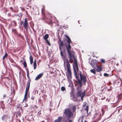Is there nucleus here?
I'll list each match as a JSON object with an SVG mask.
<instances>
[{"instance_id": "obj_1", "label": "nucleus", "mask_w": 122, "mask_h": 122, "mask_svg": "<svg viewBox=\"0 0 122 122\" xmlns=\"http://www.w3.org/2000/svg\"><path fill=\"white\" fill-rule=\"evenodd\" d=\"M66 39L68 43V45L66 46L67 51L68 52L70 62L72 63L73 61V68L74 75L76 78L78 80V83L81 85L82 81L84 83V85H85L86 81V76L84 75H81L80 72L78 67L76 59L74 56V52L70 50L71 46L70 44L71 41L69 37L67 35H65Z\"/></svg>"}, {"instance_id": "obj_2", "label": "nucleus", "mask_w": 122, "mask_h": 122, "mask_svg": "<svg viewBox=\"0 0 122 122\" xmlns=\"http://www.w3.org/2000/svg\"><path fill=\"white\" fill-rule=\"evenodd\" d=\"M64 114L65 115L69 120L68 122H72V120L70 118H72L73 116V113L69 109H65L64 112Z\"/></svg>"}, {"instance_id": "obj_3", "label": "nucleus", "mask_w": 122, "mask_h": 122, "mask_svg": "<svg viewBox=\"0 0 122 122\" xmlns=\"http://www.w3.org/2000/svg\"><path fill=\"white\" fill-rule=\"evenodd\" d=\"M64 66L65 67H66L67 68V77H70L71 76V72L70 68V64L68 60L66 59L65 60H64Z\"/></svg>"}, {"instance_id": "obj_4", "label": "nucleus", "mask_w": 122, "mask_h": 122, "mask_svg": "<svg viewBox=\"0 0 122 122\" xmlns=\"http://www.w3.org/2000/svg\"><path fill=\"white\" fill-rule=\"evenodd\" d=\"M77 90H78V91L77 92L76 95L78 97H81L83 94H84V95H85V93L84 92H81V88L80 87H77L76 89Z\"/></svg>"}, {"instance_id": "obj_5", "label": "nucleus", "mask_w": 122, "mask_h": 122, "mask_svg": "<svg viewBox=\"0 0 122 122\" xmlns=\"http://www.w3.org/2000/svg\"><path fill=\"white\" fill-rule=\"evenodd\" d=\"M94 118H96L97 121L101 119V114L100 113H96L94 115Z\"/></svg>"}, {"instance_id": "obj_6", "label": "nucleus", "mask_w": 122, "mask_h": 122, "mask_svg": "<svg viewBox=\"0 0 122 122\" xmlns=\"http://www.w3.org/2000/svg\"><path fill=\"white\" fill-rule=\"evenodd\" d=\"M97 61L96 60H92L91 63H90V64L93 67L94 65H97Z\"/></svg>"}, {"instance_id": "obj_7", "label": "nucleus", "mask_w": 122, "mask_h": 122, "mask_svg": "<svg viewBox=\"0 0 122 122\" xmlns=\"http://www.w3.org/2000/svg\"><path fill=\"white\" fill-rule=\"evenodd\" d=\"M23 26L24 27L29 26V25L28 24V22L27 18H25L24 20V22L23 24Z\"/></svg>"}, {"instance_id": "obj_8", "label": "nucleus", "mask_w": 122, "mask_h": 122, "mask_svg": "<svg viewBox=\"0 0 122 122\" xmlns=\"http://www.w3.org/2000/svg\"><path fill=\"white\" fill-rule=\"evenodd\" d=\"M30 81H30V80H28L26 86V90L29 91L30 87Z\"/></svg>"}, {"instance_id": "obj_9", "label": "nucleus", "mask_w": 122, "mask_h": 122, "mask_svg": "<svg viewBox=\"0 0 122 122\" xmlns=\"http://www.w3.org/2000/svg\"><path fill=\"white\" fill-rule=\"evenodd\" d=\"M16 16V18L17 20H20L21 17L22 15L20 13H19L15 15Z\"/></svg>"}, {"instance_id": "obj_10", "label": "nucleus", "mask_w": 122, "mask_h": 122, "mask_svg": "<svg viewBox=\"0 0 122 122\" xmlns=\"http://www.w3.org/2000/svg\"><path fill=\"white\" fill-rule=\"evenodd\" d=\"M97 69H96V71L98 72H100L102 70V68L100 66L96 65V66Z\"/></svg>"}, {"instance_id": "obj_11", "label": "nucleus", "mask_w": 122, "mask_h": 122, "mask_svg": "<svg viewBox=\"0 0 122 122\" xmlns=\"http://www.w3.org/2000/svg\"><path fill=\"white\" fill-rule=\"evenodd\" d=\"M43 73H41L39 74L36 78L35 80H37L41 78L43 76Z\"/></svg>"}, {"instance_id": "obj_12", "label": "nucleus", "mask_w": 122, "mask_h": 122, "mask_svg": "<svg viewBox=\"0 0 122 122\" xmlns=\"http://www.w3.org/2000/svg\"><path fill=\"white\" fill-rule=\"evenodd\" d=\"M62 119V117L60 116L58 117L57 119L55 120L54 122H60Z\"/></svg>"}, {"instance_id": "obj_13", "label": "nucleus", "mask_w": 122, "mask_h": 122, "mask_svg": "<svg viewBox=\"0 0 122 122\" xmlns=\"http://www.w3.org/2000/svg\"><path fill=\"white\" fill-rule=\"evenodd\" d=\"M59 43V49L60 51H61V50H62L61 47L63 46L64 42L63 41H62L60 42V43Z\"/></svg>"}, {"instance_id": "obj_14", "label": "nucleus", "mask_w": 122, "mask_h": 122, "mask_svg": "<svg viewBox=\"0 0 122 122\" xmlns=\"http://www.w3.org/2000/svg\"><path fill=\"white\" fill-rule=\"evenodd\" d=\"M84 119V117L82 116L80 117L78 120V122H83V120Z\"/></svg>"}, {"instance_id": "obj_15", "label": "nucleus", "mask_w": 122, "mask_h": 122, "mask_svg": "<svg viewBox=\"0 0 122 122\" xmlns=\"http://www.w3.org/2000/svg\"><path fill=\"white\" fill-rule=\"evenodd\" d=\"M7 117H6V116L4 115H3L2 117V119L3 121H6V120L7 119Z\"/></svg>"}, {"instance_id": "obj_16", "label": "nucleus", "mask_w": 122, "mask_h": 122, "mask_svg": "<svg viewBox=\"0 0 122 122\" xmlns=\"http://www.w3.org/2000/svg\"><path fill=\"white\" fill-rule=\"evenodd\" d=\"M30 64H32L33 62V59L32 56L31 55H30Z\"/></svg>"}, {"instance_id": "obj_17", "label": "nucleus", "mask_w": 122, "mask_h": 122, "mask_svg": "<svg viewBox=\"0 0 122 122\" xmlns=\"http://www.w3.org/2000/svg\"><path fill=\"white\" fill-rule=\"evenodd\" d=\"M36 59H35L34 62V69H36Z\"/></svg>"}, {"instance_id": "obj_18", "label": "nucleus", "mask_w": 122, "mask_h": 122, "mask_svg": "<svg viewBox=\"0 0 122 122\" xmlns=\"http://www.w3.org/2000/svg\"><path fill=\"white\" fill-rule=\"evenodd\" d=\"M0 105H1V107L2 108V109H4V104L3 102V101L0 102Z\"/></svg>"}, {"instance_id": "obj_19", "label": "nucleus", "mask_w": 122, "mask_h": 122, "mask_svg": "<svg viewBox=\"0 0 122 122\" xmlns=\"http://www.w3.org/2000/svg\"><path fill=\"white\" fill-rule=\"evenodd\" d=\"M49 37V35L48 34H46L45 35L44 39L45 41H47V39Z\"/></svg>"}, {"instance_id": "obj_20", "label": "nucleus", "mask_w": 122, "mask_h": 122, "mask_svg": "<svg viewBox=\"0 0 122 122\" xmlns=\"http://www.w3.org/2000/svg\"><path fill=\"white\" fill-rule=\"evenodd\" d=\"M72 100L75 101H76L77 100V98L74 96H72Z\"/></svg>"}, {"instance_id": "obj_21", "label": "nucleus", "mask_w": 122, "mask_h": 122, "mask_svg": "<svg viewBox=\"0 0 122 122\" xmlns=\"http://www.w3.org/2000/svg\"><path fill=\"white\" fill-rule=\"evenodd\" d=\"M27 76L28 79V80H30V81H31L30 79V77L29 76V73L28 70H27Z\"/></svg>"}, {"instance_id": "obj_22", "label": "nucleus", "mask_w": 122, "mask_h": 122, "mask_svg": "<svg viewBox=\"0 0 122 122\" xmlns=\"http://www.w3.org/2000/svg\"><path fill=\"white\" fill-rule=\"evenodd\" d=\"M90 71L91 72L93 73L94 74H96V72L95 70L94 69H91L90 70Z\"/></svg>"}, {"instance_id": "obj_23", "label": "nucleus", "mask_w": 122, "mask_h": 122, "mask_svg": "<svg viewBox=\"0 0 122 122\" xmlns=\"http://www.w3.org/2000/svg\"><path fill=\"white\" fill-rule=\"evenodd\" d=\"M35 95L34 94H33L32 95L31 97V99L32 100H34V99Z\"/></svg>"}, {"instance_id": "obj_24", "label": "nucleus", "mask_w": 122, "mask_h": 122, "mask_svg": "<svg viewBox=\"0 0 122 122\" xmlns=\"http://www.w3.org/2000/svg\"><path fill=\"white\" fill-rule=\"evenodd\" d=\"M23 64L24 67H26L27 66V64L25 61H24L23 62Z\"/></svg>"}, {"instance_id": "obj_25", "label": "nucleus", "mask_w": 122, "mask_h": 122, "mask_svg": "<svg viewBox=\"0 0 122 122\" xmlns=\"http://www.w3.org/2000/svg\"><path fill=\"white\" fill-rule=\"evenodd\" d=\"M7 54L6 53H5V55L3 57V60H4L5 58H6L7 56Z\"/></svg>"}, {"instance_id": "obj_26", "label": "nucleus", "mask_w": 122, "mask_h": 122, "mask_svg": "<svg viewBox=\"0 0 122 122\" xmlns=\"http://www.w3.org/2000/svg\"><path fill=\"white\" fill-rule=\"evenodd\" d=\"M28 91L25 90V93L24 96V99L27 96V92Z\"/></svg>"}, {"instance_id": "obj_27", "label": "nucleus", "mask_w": 122, "mask_h": 122, "mask_svg": "<svg viewBox=\"0 0 122 122\" xmlns=\"http://www.w3.org/2000/svg\"><path fill=\"white\" fill-rule=\"evenodd\" d=\"M85 110H86L87 113H88V106H86V108L84 109Z\"/></svg>"}, {"instance_id": "obj_28", "label": "nucleus", "mask_w": 122, "mask_h": 122, "mask_svg": "<svg viewBox=\"0 0 122 122\" xmlns=\"http://www.w3.org/2000/svg\"><path fill=\"white\" fill-rule=\"evenodd\" d=\"M61 90L62 91H64L65 90V88L64 86H62L61 88Z\"/></svg>"}, {"instance_id": "obj_29", "label": "nucleus", "mask_w": 122, "mask_h": 122, "mask_svg": "<svg viewBox=\"0 0 122 122\" xmlns=\"http://www.w3.org/2000/svg\"><path fill=\"white\" fill-rule=\"evenodd\" d=\"M104 76L106 77H108L109 76V74L107 73H104Z\"/></svg>"}, {"instance_id": "obj_30", "label": "nucleus", "mask_w": 122, "mask_h": 122, "mask_svg": "<svg viewBox=\"0 0 122 122\" xmlns=\"http://www.w3.org/2000/svg\"><path fill=\"white\" fill-rule=\"evenodd\" d=\"M10 61L11 62L14 63V64L15 63V62L14 61V60L12 59H10Z\"/></svg>"}, {"instance_id": "obj_31", "label": "nucleus", "mask_w": 122, "mask_h": 122, "mask_svg": "<svg viewBox=\"0 0 122 122\" xmlns=\"http://www.w3.org/2000/svg\"><path fill=\"white\" fill-rule=\"evenodd\" d=\"M43 8H42L41 10V12L42 14L43 13L44 10V6H43Z\"/></svg>"}, {"instance_id": "obj_32", "label": "nucleus", "mask_w": 122, "mask_h": 122, "mask_svg": "<svg viewBox=\"0 0 122 122\" xmlns=\"http://www.w3.org/2000/svg\"><path fill=\"white\" fill-rule=\"evenodd\" d=\"M101 62L103 63H105V60L103 59H101Z\"/></svg>"}, {"instance_id": "obj_33", "label": "nucleus", "mask_w": 122, "mask_h": 122, "mask_svg": "<svg viewBox=\"0 0 122 122\" xmlns=\"http://www.w3.org/2000/svg\"><path fill=\"white\" fill-rule=\"evenodd\" d=\"M24 28L26 29V31H27L28 29H30V27L29 26L24 27Z\"/></svg>"}, {"instance_id": "obj_34", "label": "nucleus", "mask_w": 122, "mask_h": 122, "mask_svg": "<svg viewBox=\"0 0 122 122\" xmlns=\"http://www.w3.org/2000/svg\"><path fill=\"white\" fill-rule=\"evenodd\" d=\"M84 94H83V95H82V96H81V100L82 101L83 100V98L85 96V95H84Z\"/></svg>"}, {"instance_id": "obj_35", "label": "nucleus", "mask_w": 122, "mask_h": 122, "mask_svg": "<svg viewBox=\"0 0 122 122\" xmlns=\"http://www.w3.org/2000/svg\"><path fill=\"white\" fill-rule=\"evenodd\" d=\"M46 42L47 43V44L49 45L50 46V42L48 41V40H47V41H46Z\"/></svg>"}, {"instance_id": "obj_36", "label": "nucleus", "mask_w": 122, "mask_h": 122, "mask_svg": "<svg viewBox=\"0 0 122 122\" xmlns=\"http://www.w3.org/2000/svg\"><path fill=\"white\" fill-rule=\"evenodd\" d=\"M61 51L60 54L61 56H63V54L62 51H61Z\"/></svg>"}, {"instance_id": "obj_37", "label": "nucleus", "mask_w": 122, "mask_h": 122, "mask_svg": "<svg viewBox=\"0 0 122 122\" xmlns=\"http://www.w3.org/2000/svg\"><path fill=\"white\" fill-rule=\"evenodd\" d=\"M112 90V87L111 86L110 87V89H108L107 90H108V91H111Z\"/></svg>"}, {"instance_id": "obj_38", "label": "nucleus", "mask_w": 122, "mask_h": 122, "mask_svg": "<svg viewBox=\"0 0 122 122\" xmlns=\"http://www.w3.org/2000/svg\"><path fill=\"white\" fill-rule=\"evenodd\" d=\"M72 108L74 111H75L76 109V107L75 106H73Z\"/></svg>"}, {"instance_id": "obj_39", "label": "nucleus", "mask_w": 122, "mask_h": 122, "mask_svg": "<svg viewBox=\"0 0 122 122\" xmlns=\"http://www.w3.org/2000/svg\"><path fill=\"white\" fill-rule=\"evenodd\" d=\"M61 41V39L60 38L59 39H58V42H61V41Z\"/></svg>"}, {"instance_id": "obj_40", "label": "nucleus", "mask_w": 122, "mask_h": 122, "mask_svg": "<svg viewBox=\"0 0 122 122\" xmlns=\"http://www.w3.org/2000/svg\"><path fill=\"white\" fill-rule=\"evenodd\" d=\"M32 29L34 31V32L35 33H35L36 32V31L34 29V28H32Z\"/></svg>"}, {"instance_id": "obj_41", "label": "nucleus", "mask_w": 122, "mask_h": 122, "mask_svg": "<svg viewBox=\"0 0 122 122\" xmlns=\"http://www.w3.org/2000/svg\"><path fill=\"white\" fill-rule=\"evenodd\" d=\"M18 36H19V37H20V36H21V35H20V34H18Z\"/></svg>"}, {"instance_id": "obj_42", "label": "nucleus", "mask_w": 122, "mask_h": 122, "mask_svg": "<svg viewBox=\"0 0 122 122\" xmlns=\"http://www.w3.org/2000/svg\"><path fill=\"white\" fill-rule=\"evenodd\" d=\"M28 105H27V104H26L24 106V107H28Z\"/></svg>"}, {"instance_id": "obj_43", "label": "nucleus", "mask_w": 122, "mask_h": 122, "mask_svg": "<svg viewBox=\"0 0 122 122\" xmlns=\"http://www.w3.org/2000/svg\"><path fill=\"white\" fill-rule=\"evenodd\" d=\"M10 9L11 10H13V8L12 7H10Z\"/></svg>"}, {"instance_id": "obj_44", "label": "nucleus", "mask_w": 122, "mask_h": 122, "mask_svg": "<svg viewBox=\"0 0 122 122\" xmlns=\"http://www.w3.org/2000/svg\"><path fill=\"white\" fill-rule=\"evenodd\" d=\"M23 23L24 22H23L22 21H21V24L23 25Z\"/></svg>"}, {"instance_id": "obj_45", "label": "nucleus", "mask_w": 122, "mask_h": 122, "mask_svg": "<svg viewBox=\"0 0 122 122\" xmlns=\"http://www.w3.org/2000/svg\"><path fill=\"white\" fill-rule=\"evenodd\" d=\"M29 29L30 30V31L31 33V29H30H30Z\"/></svg>"}, {"instance_id": "obj_46", "label": "nucleus", "mask_w": 122, "mask_h": 122, "mask_svg": "<svg viewBox=\"0 0 122 122\" xmlns=\"http://www.w3.org/2000/svg\"><path fill=\"white\" fill-rule=\"evenodd\" d=\"M5 95H4V96H3V98H4L5 97Z\"/></svg>"}, {"instance_id": "obj_47", "label": "nucleus", "mask_w": 122, "mask_h": 122, "mask_svg": "<svg viewBox=\"0 0 122 122\" xmlns=\"http://www.w3.org/2000/svg\"><path fill=\"white\" fill-rule=\"evenodd\" d=\"M85 104L83 105V107H85Z\"/></svg>"}, {"instance_id": "obj_48", "label": "nucleus", "mask_w": 122, "mask_h": 122, "mask_svg": "<svg viewBox=\"0 0 122 122\" xmlns=\"http://www.w3.org/2000/svg\"><path fill=\"white\" fill-rule=\"evenodd\" d=\"M41 122H45V121H43Z\"/></svg>"}, {"instance_id": "obj_49", "label": "nucleus", "mask_w": 122, "mask_h": 122, "mask_svg": "<svg viewBox=\"0 0 122 122\" xmlns=\"http://www.w3.org/2000/svg\"><path fill=\"white\" fill-rule=\"evenodd\" d=\"M28 96L29 97H30V94H28Z\"/></svg>"}, {"instance_id": "obj_50", "label": "nucleus", "mask_w": 122, "mask_h": 122, "mask_svg": "<svg viewBox=\"0 0 122 122\" xmlns=\"http://www.w3.org/2000/svg\"><path fill=\"white\" fill-rule=\"evenodd\" d=\"M84 122H87V121L85 120L84 121Z\"/></svg>"}, {"instance_id": "obj_51", "label": "nucleus", "mask_w": 122, "mask_h": 122, "mask_svg": "<svg viewBox=\"0 0 122 122\" xmlns=\"http://www.w3.org/2000/svg\"><path fill=\"white\" fill-rule=\"evenodd\" d=\"M12 65L14 66H15V65H14V64H12Z\"/></svg>"}, {"instance_id": "obj_52", "label": "nucleus", "mask_w": 122, "mask_h": 122, "mask_svg": "<svg viewBox=\"0 0 122 122\" xmlns=\"http://www.w3.org/2000/svg\"><path fill=\"white\" fill-rule=\"evenodd\" d=\"M111 115H110V117H109H109H110L111 116Z\"/></svg>"}, {"instance_id": "obj_53", "label": "nucleus", "mask_w": 122, "mask_h": 122, "mask_svg": "<svg viewBox=\"0 0 122 122\" xmlns=\"http://www.w3.org/2000/svg\"><path fill=\"white\" fill-rule=\"evenodd\" d=\"M52 22V21H51V22Z\"/></svg>"}, {"instance_id": "obj_54", "label": "nucleus", "mask_w": 122, "mask_h": 122, "mask_svg": "<svg viewBox=\"0 0 122 122\" xmlns=\"http://www.w3.org/2000/svg\"><path fill=\"white\" fill-rule=\"evenodd\" d=\"M20 61V62H21V61H22V60H21V61Z\"/></svg>"}, {"instance_id": "obj_55", "label": "nucleus", "mask_w": 122, "mask_h": 122, "mask_svg": "<svg viewBox=\"0 0 122 122\" xmlns=\"http://www.w3.org/2000/svg\"><path fill=\"white\" fill-rule=\"evenodd\" d=\"M78 22L79 23V21H78Z\"/></svg>"}, {"instance_id": "obj_56", "label": "nucleus", "mask_w": 122, "mask_h": 122, "mask_svg": "<svg viewBox=\"0 0 122 122\" xmlns=\"http://www.w3.org/2000/svg\"><path fill=\"white\" fill-rule=\"evenodd\" d=\"M5 122H6V121H5Z\"/></svg>"}]
</instances>
